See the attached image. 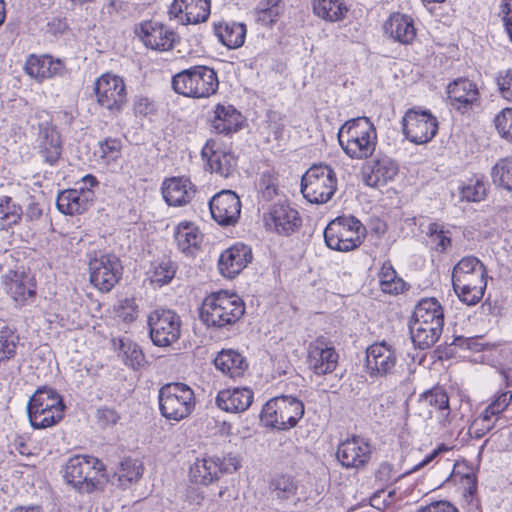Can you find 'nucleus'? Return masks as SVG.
Returning a JSON list of instances; mask_svg holds the SVG:
<instances>
[{
    "label": "nucleus",
    "mask_w": 512,
    "mask_h": 512,
    "mask_svg": "<svg viewBox=\"0 0 512 512\" xmlns=\"http://www.w3.org/2000/svg\"><path fill=\"white\" fill-rule=\"evenodd\" d=\"M104 465L96 457L89 455H74L64 467V479L74 489L81 493H92L102 483Z\"/></svg>",
    "instance_id": "423d86ee"
},
{
    "label": "nucleus",
    "mask_w": 512,
    "mask_h": 512,
    "mask_svg": "<svg viewBox=\"0 0 512 512\" xmlns=\"http://www.w3.org/2000/svg\"><path fill=\"white\" fill-rule=\"evenodd\" d=\"M336 457L343 467L359 469L369 462L371 446L366 439L354 436L338 445Z\"/></svg>",
    "instance_id": "393cba45"
},
{
    "label": "nucleus",
    "mask_w": 512,
    "mask_h": 512,
    "mask_svg": "<svg viewBox=\"0 0 512 512\" xmlns=\"http://www.w3.org/2000/svg\"><path fill=\"white\" fill-rule=\"evenodd\" d=\"M82 182L84 185L88 184L90 188L83 186L59 193L56 206L61 213L71 216L78 215L86 212L93 205L95 194L91 188L97 186L99 182L90 174L84 176Z\"/></svg>",
    "instance_id": "4468645a"
},
{
    "label": "nucleus",
    "mask_w": 512,
    "mask_h": 512,
    "mask_svg": "<svg viewBox=\"0 0 512 512\" xmlns=\"http://www.w3.org/2000/svg\"><path fill=\"white\" fill-rule=\"evenodd\" d=\"M384 32L400 44H411L416 38V28L411 16L399 12L392 13L384 23Z\"/></svg>",
    "instance_id": "2f4dec72"
},
{
    "label": "nucleus",
    "mask_w": 512,
    "mask_h": 512,
    "mask_svg": "<svg viewBox=\"0 0 512 512\" xmlns=\"http://www.w3.org/2000/svg\"><path fill=\"white\" fill-rule=\"evenodd\" d=\"M497 420L498 418H493L483 411L477 418L474 419L469 427L468 433L471 437L481 438L494 428Z\"/></svg>",
    "instance_id": "6e6d98bb"
},
{
    "label": "nucleus",
    "mask_w": 512,
    "mask_h": 512,
    "mask_svg": "<svg viewBox=\"0 0 512 512\" xmlns=\"http://www.w3.org/2000/svg\"><path fill=\"white\" fill-rule=\"evenodd\" d=\"M245 313L240 297L226 291L211 293L203 300L200 319L208 327L225 328L237 323Z\"/></svg>",
    "instance_id": "7ed1b4c3"
},
{
    "label": "nucleus",
    "mask_w": 512,
    "mask_h": 512,
    "mask_svg": "<svg viewBox=\"0 0 512 512\" xmlns=\"http://www.w3.org/2000/svg\"><path fill=\"white\" fill-rule=\"evenodd\" d=\"M121 350L124 354V362L127 366L137 369L143 365L145 356L141 348L131 341H122Z\"/></svg>",
    "instance_id": "864d4df0"
},
{
    "label": "nucleus",
    "mask_w": 512,
    "mask_h": 512,
    "mask_svg": "<svg viewBox=\"0 0 512 512\" xmlns=\"http://www.w3.org/2000/svg\"><path fill=\"white\" fill-rule=\"evenodd\" d=\"M512 400V391L506 390L498 393L484 412L493 418H497L509 405Z\"/></svg>",
    "instance_id": "bf43d9fd"
},
{
    "label": "nucleus",
    "mask_w": 512,
    "mask_h": 512,
    "mask_svg": "<svg viewBox=\"0 0 512 512\" xmlns=\"http://www.w3.org/2000/svg\"><path fill=\"white\" fill-rule=\"evenodd\" d=\"M395 348L386 341L375 342L366 349L365 369L372 378L391 375L397 364Z\"/></svg>",
    "instance_id": "f3484780"
},
{
    "label": "nucleus",
    "mask_w": 512,
    "mask_h": 512,
    "mask_svg": "<svg viewBox=\"0 0 512 512\" xmlns=\"http://www.w3.org/2000/svg\"><path fill=\"white\" fill-rule=\"evenodd\" d=\"M171 85L179 95L201 99L209 98L217 92L219 80L214 69L196 65L175 74Z\"/></svg>",
    "instance_id": "20e7f679"
},
{
    "label": "nucleus",
    "mask_w": 512,
    "mask_h": 512,
    "mask_svg": "<svg viewBox=\"0 0 512 512\" xmlns=\"http://www.w3.org/2000/svg\"><path fill=\"white\" fill-rule=\"evenodd\" d=\"M268 490L271 499L282 506L289 503L297 505L300 501L298 497L299 481L292 475H275L268 483Z\"/></svg>",
    "instance_id": "c85d7f7f"
},
{
    "label": "nucleus",
    "mask_w": 512,
    "mask_h": 512,
    "mask_svg": "<svg viewBox=\"0 0 512 512\" xmlns=\"http://www.w3.org/2000/svg\"><path fill=\"white\" fill-rule=\"evenodd\" d=\"M338 358L335 348L324 337H318L308 346L307 363L318 376L332 373L337 367Z\"/></svg>",
    "instance_id": "412c9836"
},
{
    "label": "nucleus",
    "mask_w": 512,
    "mask_h": 512,
    "mask_svg": "<svg viewBox=\"0 0 512 512\" xmlns=\"http://www.w3.org/2000/svg\"><path fill=\"white\" fill-rule=\"evenodd\" d=\"M486 278L487 270L484 264L474 256L463 257L452 270L453 287L475 281L483 282Z\"/></svg>",
    "instance_id": "473e14b6"
},
{
    "label": "nucleus",
    "mask_w": 512,
    "mask_h": 512,
    "mask_svg": "<svg viewBox=\"0 0 512 512\" xmlns=\"http://www.w3.org/2000/svg\"><path fill=\"white\" fill-rule=\"evenodd\" d=\"M212 218L221 226L235 225L241 213V201L231 190L217 193L209 201Z\"/></svg>",
    "instance_id": "4be33fe9"
},
{
    "label": "nucleus",
    "mask_w": 512,
    "mask_h": 512,
    "mask_svg": "<svg viewBox=\"0 0 512 512\" xmlns=\"http://www.w3.org/2000/svg\"><path fill=\"white\" fill-rule=\"evenodd\" d=\"M214 365L224 375L232 379L242 377L248 368L245 357L232 349L219 352L214 359Z\"/></svg>",
    "instance_id": "f704fd0d"
},
{
    "label": "nucleus",
    "mask_w": 512,
    "mask_h": 512,
    "mask_svg": "<svg viewBox=\"0 0 512 512\" xmlns=\"http://www.w3.org/2000/svg\"><path fill=\"white\" fill-rule=\"evenodd\" d=\"M431 250L445 253L452 246L451 231L439 222H431L425 231Z\"/></svg>",
    "instance_id": "37998d69"
},
{
    "label": "nucleus",
    "mask_w": 512,
    "mask_h": 512,
    "mask_svg": "<svg viewBox=\"0 0 512 512\" xmlns=\"http://www.w3.org/2000/svg\"><path fill=\"white\" fill-rule=\"evenodd\" d=\"M452 345L472 351H481L484 348V345L480 343V337L457 336L453 339Z\"/></svg>",
    "instance_id": "0e129e2a"
},
{
    "label": "nucleus",
    "mask_w": 512,
    "mask_h": 512,
    "mask_svg": "<svg viewBox=\"0 0 512 512\" xmlns=\"http://www.w3.org/2000/svg\"><path fill=\"white\" fill-rule=\"evenodd\" d=\"M419 404L431 408L428 414L431 416L432 411L439 413L441 422L448 421L450 415L449 397L443 387L435 386L426 390L419 396Z\"/></svg>",
    "instance_id": "e433bc0d"
},
{
    "label": "nucleus",
    "mask_w": 512,
    "mask_h": 512,
    "mask_svg": "<svg viewBox=\"0 0 512 512\" xmlns=\"http://www.w3.org/2000/svg\"><path fill=\"white\" fill-rule=\"evenodd\" d=\"M149 333L152 342L159 347L170 346L181 335L180 316L170 309H156L148 316Z\"/></svg>",
    "instance_id": "ddd939ff"
},
{
    "label": "nucleus",
    "mask_w": 512,
    "mask_h": 512,
    "mask_svg": "<svg viewBox=\"0 0 512 512\" xmlns=\"http://www.w3.org/2000/svg\"><path fill=\"white\" fill-rule=\"evenodd\" d=\"M265 228L279 235L289 236L297 231L302 220L297 210L287 204H275L263 214Z\"/></svg>",
    "instance_id": "6ab92c4d"
},
{
    "label": "nucleus",
    "mask_w": 512,
    "mask_h": 512,
    "mask_svg": "<svg viewBox=\"0 0 512 512\" xmlns=\"http://www.w3.org/2000/svg\"><path fill=\"white\" fill-rule=\"evenodd\" d=\"M379 280L381 289L385 293H399L402 291L404 282L397 277L396 271L394 270L390 262H384L380 273Z\"/></svg>",
    "instance_id": "8fccbe9b"
},
{
    "label": "nucleus",
    "mask_w": 512,
    "mask_h": 512,
    "mask_svg": "<svg viewBox=\"0 0 512 512\" xmlns=\"http://www.w3.org/2000/svg\"><path fill=\"white\" fill-rule=\"evenodd\" d=\"M399 166L394 159L386 155H377L375 159L362 167V180L369 187L384 186L398 174Z\"/></svg>",
    "instance_id": "5701e85b"
},
{
    "label": "nucleus",
    "mask_w": 512,
    "mask_h": 512,
    "mask_svg": "<svg viewBox=\"0 0 512 512\" xmlns=\"http://www.w3.org/2000/svg\"><path fill=\"white\" fill-rule=\"evenodd\" d=\"M201 155L210 171L219 174L223 178L229 177L237 166L236 157L231 152L219 149L213 139L206 141Z\"/></svg>",
    "instance_id": "bb28decb"
},
{
    "label": "nucleus",
    "mask_w": 512,
    "mask_h": 512,
    "mask_svg": "<svg viewBox=\"0 0 512 512\" xmlns=\"http://www.w3.org/2000/svg\"><path fill=\"white\" fill-rule=\"evenodd\" d=\"M461 196L468 202H480L486 196V186L483 181L476 179L470 181L461 189Z\"/></svg>",
    "instance_id": "4d7b16f0"
},
{
    "label": "nucleus",
    "mask_w": 512,
    "mask_h": 512,
    "mask_svg": "<svg viewBox=\"0 0 512 512\" xmlns=\"http://www.w3.org/2000/svg\"><path fill=\"white\" fill-rule=\"evenodd\" d=\"M494 122L501 136L512 141V108H504L496 115Z\"/></svg>",
    "instance_id": "13d9d810"
},
{
    "label": "nucleus",
    "mask_w": 512,
    "mask_h": 512,
    "mask_svg": "<svg viewBox=\"0 0 512 512\" xmlns=\"http://www.w3.org/2000/svg\"><path fill=\"white\" fill-rule=\"evenodd\" d=\"M143 471V465L139 460L126 458L119 464L114 473V477L117 478L121 487H127L133 482L138 481L141 478Z\"/></svg>",
    "instance_id": "c03bdc74"
},
{
    "label": "nucleus",
    "mask_w": 512,
    "mask_h": 512,
    "mask_svg": "<svg viewBox=\"0 0 512 512\" xmlns=\"http://www.w3.org/2000/svg\"><path fill=\"white\" fill-rule=\"evenodd\" d=\"M211 9L210 0H174L168 15L183 25L205 22Z\"/></svg>",
    "instance_id": "b1692460"
},
{
    "label": "nucleus",
    "mask_w": 512,
    "mask_h": 512,
    "mask_svg": "<svg viewBox=\"0 0 512 512\" xmlns=\"http://www.w3.org/2000/svg\"><path fill=\"white\" fill-rule=\"evenodd\" d=\"M158 398L160 412L168 420L180 421L195 408L194 392L184 383L174 382L162 386Z\"/></svg>",
    "instance_id": "9d476101"
},
{
    "label": "nucleus",
    "mask_w": 512,
    "mask_h": 512,
    "mask_svg": "<svg viewBox=\"0 0 512 512\" xmlns=\"http://www.w3.org/2000/svg\"><path fill=\"white\" fill-rule=\"evenodd\" d=\"M138 314L137 305L133 299H124L121 301L117 310V316L123 321L130 323L133 322Z\"/></svg>",
    "instance_id": "e2e57ef3"
},
{
    "label": "nucleus",
    "mask_w": 512,
    "mask_h": 512,
    "mask_svg": "<svg viewBox=\"0 0 512 512\" xmlns=\"http://www.w3.org/2000/svg\"><path fill=\"white\" fill-rule=\"evenodd\" d=\"M417 512H459V510L451 502L440 500L431 502L428 505L419 508Z\"/></svg>",
    "instance_id": "69168bd1"
},
{
    "label": "nucleus",
    "mask_w": 512,
    "mask_h": 512,
    "mask_svg": "<svg viewBox=\"0 0 512 512\" xmlns=\"http://www.w3.org/2000/svg\"><path fill=\"white\" fill-rule=\"evenodd\" d=\"M336 190V173L326 164H314L302 176L301 192L310 203H327Z\"/></svg>",
    "instance_id": "1a4fd4ad"
},
{
    "label": "nucleus",
    "mask_w": 512,
    "mask_h": 512,
    "mask_svg": "<svg viewBox=\"0 0 512 512\" xmlns=\"http://www.w3.org/2000/svg\"><path fill=\"white\" fill-rule=\"evenodd\" d=\"M338 141L350 158L366 159L377 145L376 128L368 117L350 119L339 129Z\"/></svg>",
    "instance_id": "f03ea898"
},
{
    "label": "nucleus",
    "mask_w": 512,
    "mask_h": 512,
    "mask_svg": "<svg viewBox=\"0 0 512 512\" xmlns=\"http://www.w3.org/2000/svg\"><path fill=\"white\" fill-rule=\"evenodd\" d=\"M491 177L494 184L512 191V155L496 162L492 167Z\"/></svg>",
    "instance_id": "09e8293b"
},
{
    "label": "nucleus",
    "mask_w": 512,
    "mask_h": 512,
    "mask_svg": "<svg viewBox=\"0 0 512 512\" xmlns=\"http://www.w3.org/2000/svg\"><path fill=\"white\" fill-rule=\"evenodd\" d=\"M36 117L41 120L38 123V153L45 163L56 165L62 154L61 135L48 112H37Z\"/></svg>",
    "instance_id": "2eb2a0df"
},
{
    "label": "nucleus",
    "mask_w": 512,
    "mask_h": 512,
    "mask_svg": "<svg viewBox=\"0 0 512 512\" xmlns=\"http://www.w3.org/2000/svg\"><path fill=\"white\" fill-rule=\"evenodd\" d=\"M304 415V404L292 396H280L270 399L263 406L260 421L263 426L289 430L297 425Z\"/></svg>",
    "instance_id": "0eeeda50"
},
{
    "label": "nucleus",
    "mask_w": 512,
    "mask_h": 512,
    "mask_svg": "<svg viewBox=\"0 0 512 512\" xmlns=\"http://www.w3.org/2000/svg\"><path fill=\"white\" fill-rule=\"evenodd\" d=\"M122 144L117 138H106L98 143L94 154L98 156L104 163L109 164L117 160L121 155Z\"/></svg>",
    "instance_id": "3c124183"
},
{
    "label": "nucleus",
    "mask_w": 512,
    "mask_h": 512,
    "mask_svg": "<svg viewBox=\"0 0 512 512\" xmlns=\"http://www.w3.org/2000/svg\"><path fill=\"white\" fill-rule=\"evenodd\" d=\"M97 102L102 107L119 112L126 103V87L123 79L110 73L103 74L95 82Z\"/></svg>",
    "instance_id": "a211bd4d"
},
{
    "label": "nucleus",
    "mask_w": 512,
    "mask_h": 512,
    "mask_svg": "<svg viewBox=\"0 0 512 512\" xmlns=\"http://www.w3.org/2000/svg\"><path fill=\"white\" fill-rule=\"evenodd\" d=\"M501 15L505 30L512 42V0H502Z\"/></svg>",
    "instance_id": "774afa93"
},
{
    "label": "nucleus",
    "mask_w": 512,
    "mask_h": 512,
    "mask_svg": "<svg viewBox=\"0 0 512 512\" xmlns=\"http://www.w3.org/2000/svg\"><path fill=\"white\" fill-rule=\"evenodd\" d=\"M251 260V248L243 243H237L221 253L218 268L224 277L234 278Z\"/></svg>",
    "instance_id": "a878e982"
},
{
    "label": "nucleus",
    "mask_w": 512,
    "mask_h": 512,
    "mask_svg": "<svg viewBox=\"0 0 512 512\" xmlns=\"http://www.w3.org/2000/svg\"><path fill=\"white\" fill-rule=\"evenodd\" d=\"M254 393L248 387L224 389L218 392L215 402L219 409L230 413L246 411L253 403Z\"/></svg>",
    "instance_id": "c756f323"
},
{
    "label": "nucleus",
    "mask_w": 512,
    "mask_h": 512,
    "mask_svg": "<svg viewBox=\"0 0 512 512\" xmlns=\"http://www.w3.org/2000/svg\"><path fill=\"white\" fill-rule=\"evenodd\" d=\"M135 31L147 48L156 51L171 50L178 39L173 29L156 21L142 22Z\"/></svg>",
    "instance_id": "aec40b11"
},
{
    "label": "nucleus",
    "mask_w": 512,
    "mask_h": 512,
    "mask_svg": "<svg viewBox=\"0 0 512 512\" xmlns=\"http://www.w3.org/2000/svg\"><path fill=\"white\" fill-rule=\"evenodd\" d=\"M162 195L169 206L189 204L196 195V186L186 177H171L162 183Z\"/></svg>",
    "instance_id": "cd10ccee"
},
{
    "label": "nucleus",
    "mask_w": 512,
    "mask_h": 512,
    "mask_svg": "<svg viewBox=\"0 0 512 512\" xmlns=\"http://www.w3.org/2000/svg\"><path fill=\"white\" fill-rule=\"evenodd\" d=\"M259 192L265 201L272 200L278 190V178L271 170L263 171L258 182Z\"/></svg>",
    "instance_id": "603ef678"
},
{
    "label": "nucleus",
    "mask_w": 512,
    "mask_h": 512,
    "mask_svg": "<svg viewBox=\"0 0 512 512\" xmlns=\"http://www.w3.org/2000/svg\"><path fill=\"white\" fill-rule=\"evenodd\" d=\"M65 405L62 396L46 386L35 391L30 397L27 412L34 429H45L59 423L64 417Z\"/></svg>",
    "instance_id": "39448f33"
},
{
    "label": "nucleus",
    "mask_w": 512,
    "mask_h": 512,
    "mask_svg": "<svg viewBox=\"0 0 512 512\" xmlns=\"http://www.w3.org/2000/svg\"><path fill=\"white\" fill-rule=\"evenodd\" d=\"M444 312L435 298H424L416 305L409 325L411 339L419 349L432 347L440 338Z\"/></svg>",
    "instance_id": "f257e3e1"
},
{
    "label": "nucleus",
    "mask_w": 512,
    "mask_h": 512,
    "mask_svg": "<svg viewBox=\"0 0 512 512\" xmlns=\"http://www.w3.org/2000/svg\"><path fill=\"white\" fill-rule=\"evenodd\" d=\"M214 32L224 46L235 49L244 44L246 26L236 22H219L214 24Z\"/></svg>",
    "instance_id": "ea45409f"
},
{
    "label": "nucleus",
    "mask_w": 512,
    "mask_h": 512,
    "mask_svg": "<svg viewBox=\"0 0 512 512\" xmlns=\"http://www.w3.org/2000/svg\"><path fill=\"white\" fill-rule=\"evenodd\" d=\"M174 236L178 248L187 255H193L199 249L203 239L198 227L191 222L179 223Z\"/></svg>",
    "instance_id": "58836bf2"
},
{
    "label": "nucleus",
    "mask_w": 512,
    "mask_h": 512,
    "mask_svg": "<svg viewBox=\"0 0 512 512\" xmlns=\"http://www.w3.org/2000/svg\"><path fill=\"white\" fill-rule=\"evenodd\" d=\"M365 226L354 216H340L324 229V240L332 250L349 252L358 248L365 236Z\"/></svg>",
    "instance_id": "6e6552de"
},
{
    "label": "nucleus",
    "mask_w": 512,
    "mask_h": 512,
    "mask_svg": "<svg viewBox=\"0 0 512 512\" xmlns=\"http://www.w3.org/2000/svg\"><path fill=\"white\" fill-rule=\"evenodd\" d=\"M313 12L327 22H337L345 18L348 8L343 0H313Z\"/></svg>",
    "instance_id": "79ce46f5"
},
{
    "label": "nucleus",
    "mask_w": 512,
    "mask_h": 512,
    "mask_svg": "<svg viewBox=\"0 0 512 512\" xmlns=\"http://www.w3.org/2000/svg\"><path fill=\"white\" fill-rule=\"evenodd\" d=\"M7 292L16 303L25 304L36 294V284L33 276L25 272H15L10 281L7 282Z\"/></svg>",
    "instance_id": "c9c22d12"
},
{
    "label": "nucleus",
    "mask_w": 512,
    "mask_h": 512,
    "mask_svg": "<svg viewBox=\"0 0 512 512\" xmlns=\"http://www.w3.org/2000/svg\"><path fill=\"white\" fill-rule=\"evenodd\" d=\"M241 467V460L237 455L228 453L222 457L211 456L196 459L190 467L189 476L193 483L209 485L224 474L236 472Z\"/></svg>",
    "instance_id": "9b49d317"
},
{
    "label": "nucleus",
    "mask_w": 512,
    "mask_h": 512,
    "mask_svg": "<svg viewBox=\"0 0 512 512\" xmlns=\"http://www.w3.org/2000/svg\"><path fill=\"white\" fill-rule=\"evenodd\" d=\"M97 419L103 426L115 425L120 416L115 409L102 407L97 410Z\"/></svg>",
    "instance_id": "338daca9"
},
{
    "label": "nucleus",
    "mask_w": 512,
    "mask_h": 512,
    "mask_svg": "<svg viewBox=\"0 0 512 512\" xmlns=\"http://www.w3.org/2000/svg\"><path fill=\"white\" fill-rule=\"evenodd\" d=\"M61 69V62L54 61L51 56L30 55L24 66L25 72L38 80H43L56 75Z\"/></svg>",
    "instance_id": "4c0bfd02"
},
{
    "label": "nucleus",
    "mask_w": 512,
    "mask_h": 512,
    "mask_svg": "<svg viewBox=\"0 0 512 512\" xmlns=\"http://www.w3.org/2000/svg\"><path fill=\"white\" fill-rule=\"evenodd\" d=\"M403 133L415 144L429 142L437 133L438 121L429 111L408 110L402 120Z\"/></svg>",
    "instance_id": "dca6fc26"
},
{
    "label": "nucleus",
    "mask_w": 512,
    "mask_h": 512,
    "mask_svg": "<svg viewBox=\"0 0 512 512\" xmlns=\"http://www.w3.org/2000/svg\"><path fill=\"white\" fill-rule=\"evenodd\" d=\"M496 83L500 95L507 101L512 102V69L499 71Z\"/></svg>",
    "instance_id": "680f3d73"
},
{
    "label": "nucleus",
    "mask_w": 512,
    "mask_h": 512,
    "mask_svg": "<svg viewBox=\"0 0 512 512\" xmlns=\"http://www.w3.org/2000/svg\"><path fill=\"white\" fill-rule=\"evenodd\" d=\"M486 286L487 281H475L472 283L460 284L459 287H453V289L460 301L469 306H473L483 298Z\"/></svg>",
    "instance_id": "de8ad7c7"
},
{
    "label": "nucleus",
    "mask_w": 512,
    "mask_h": 512,
    "mask_svg": "<svg viewBox=\"0 0 512 512\" xmlns=\"http://www.w3.org/2000/svg\"><path fill=\"white\" fill-rule=\"evenodd\" d=\"M282 0H260L254 9L257 23L265 27L273 26L284 13Z\"/></svg>",
    "instance_id": "a19ab883"
},
{
    "label": "nucleus",
    "mask_w": 512,
    "mask_h": 512,
    "mask_svg": "<svg viewBox=\"0 0 512 512\" xmlns=\"http://www.w3.org/2000/svg\"><path fill=\"white\" fill-rule=\"evenodd\" d=\"M23 216L22 208L10 196H0V225L9 228L19 223Z\"/></svg>",
    "instance_id": "49530a36"
},
{
    "label": "nucleus",
    "mask_w": 512,
    "mask_h": 512,
    "mask_svg": "<svg viewBox=\"0 0 512 512\" xmlns=\"http://www.w3.org/2000/svg\"><path fill=\"white\" fill-rule=\"evenodd\" d=\"M406 475L405 472L403 474H397L392 464L383 462L375 472V479L381 485H389Z\"/></svg>",
    "instance_id": "052dcab7"
},
{
    "label": "nucleus",
    "mask_w": 512,
    "mask_h": 512,
    "mask_svg": "<svg viewBox=\"0 0 512 512\" xmlns=\"http://www.w3.org/2000/svg\"><path fill=\"white\" fill-rule=\"evenodd\" d=\"M90 282L101 292L111 291L120 281L123 266L114 254L93 252L89 254Z\"/></svg>",
    "instance_id": "f8f14e48"
},
{
    "label": "nucleus",
    "mask_w": 512,
    "mask_h": 512,
    "mask_svg": "<svg viewBox=\"0 0 512 512\" xmlns=\"http://www.w3.org/2000/svg\"><path fill=\"white\" fill-rule=\"evenodd\" d=\"M447 94L451 105L457 110L466 111L478 101L477 85L467 78H458L447 86Z\"/></svg>",
    "instance_id": "7c9ffc66"
},
{
    "label": "nucleus",
    "mask_w": 512,
    "mask_h": 512,
    "mask_svg": "<svg viewBox=\"0 0 512 512\" xmlns=\"http://www.w3.org/2000/svg\"><path fill=\"white\" fill-rule=\"evenodd\" d=\"M176 265L170 259L164 258L151 264L148 272L151 283L159 287L168 284L175 276Z\"/></svg>",
    "instance_id": "a18cd8bd"
},
{
    "label": "nucleus",
    "mask_w": 512,
    "mask_h": 512,
    "mask_svg": "<svg viewBox=\"0 0 512 512\" xmlns=\"http://www.w3.org/2000/svg\"><path fill=\"white\" fill-rule=\"evenodd\" d=\"M213 113L210 123L216 133L230 135L241 129L242 115L234 106L217 104Z\"/></svg>",
    "instance_id": "72a5a7b5"
},
{
    "label": "nucleus",
    "mask_w": 512,
    "mask_h": 512,
    "mask_svg": "<svg viewBox=\"0 0 512 512\" xmlns=\"http://www.w3.org/2000/svg\"><path fill=\"white\" fill-rule=\"evenodd\" d=\"M18 337L10 330L0 331V363L16 355Z\"/></svg>",
    "instance_id": "5fc2aeb1"
}]
</instances>
